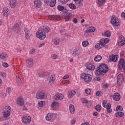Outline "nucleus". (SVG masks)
<instances>
[{
    "label": "nucleus",
    "mask_w": 125,
    "mask_h": 125,
    "mask_svg": "<svg viewBox=\"0 0 125 125\" xmlns=\"http://www.w3.org/2000/svg\"><path fill=\"white\" fill-rule=\"evenodd\" d=\"M55 4H56V0H51L50 3V6H51V7H54Z\"/></svg>",
    "instance_id": "29"
},
{
    "label": "nucleus",
    "mask_w": 125,
    "mask_h": 125,
    "mask_svg": "<svg viewBox=\"0 0 125 125\" xmlns=\"http://www.w3.org/2000/svg\"><path fill=\"white\" fill-rule=\"evenodd\" d=\"M53 42H54V44L57 45L59 44V43L60 42V39H54Z\"/></svg>",
    "instance_id": "33"
},
{
    "label": "nucleus",
    "mask_w": 125,
    "mask_h": 125,
    "mask_svg": "<svg viewBox=\"0 0 125 125\" xmlns=\"http://www.w3.org/2000/svg\"><path fill=\"white\" fill-rule=\"evenodd\" d=\"M108 71H109L108 65L106 64L103 63L99 66L98 70L96 71V74L97 75H102L103 76H104Z\"/></svg>",
    "instance_id": "2"
},
{
    "label": "nucleus",
    "mask_w": 125,
    "mask_h": 125,
    "mask_svg": "<svg viewBox=\"0 0 125 125\" xmlns=\"http://www.w3.org/2000/svg\"><path fill=\"white\" fill-rule=\"evenodd\" d=\"M2 12L4 16H5L6 17H7V16H8L10 13L8 8L6 7L3 8Z\"/></svg>",
    "instance_id": "11"
},
{
    "label": "nucleus",
    "mask_w": 125,
    "mask_h": 125,
    "mask_svg": "<svg viewBox=\"0 0 125 125\" xmlns=\"http://www.w3.org/2000/svg\"><path fill=\"white\" fill-rule=\"evenodd\" d=\"M3 112H6V113H11V107L10 106L7 105L5 106L3 110H2Z\"/></svg>",
    "instance_id": "16"
},
{
    "label": "nucleus",
    "mask_w": 125,
    "mask_h": 125,
    "mask_svg": "<svg viewBox=\"0 0 125 125\" xmlns=\"http://www.w3.org/2000/svg\"><path fill=\"white\" fill-rule=\"evenodd\" d=\"M110 23L115 27V28H120V21H119V19L116 17H112L111 19Z\"/></svg>",
    "instance_id": "3"
},
{
    "label": "nucleus",
    "mask_w": 125,
    "mask_h": 125,
    "mask_svg": "<svg viewBox=\"0 0 125 125\" xmlns=\"http://www.w3.org/2000/svg\"><path fill=\"white\" fill-rule=\"evenodd\" d=\"M69 0H59V2L61 3H64L65 2H68V1H69Z\"/></svg>",
    "instance_id": "51"
},
{
    "label": "nucleus",
    "mask_w": 125,
    "mask_h": 125,
    "mask_svg": "<svg viewBox=\"0 0 125 125\" xmlns=\"http://www.w3.org/2000/svg\"><path fill=\"white\" fill-rule=\"evenodd\" d=\"M54 81H55V76L52 75L49 81L50 85H52L54 83Z\"/></svg>",
    "instance_id": "18"
},
{
    "label": "nucleus",
    "mask_w": 125,
    "mask_h": 125,
    "mask_svg": "<svg viewBox=\"0 0 125 125\" xmlns=\"http://www.w3.org/2000/svg\"><path fill=\"white\" fill-rule=\"evenodd\" d=\"M64 6L62 5H59L58 6V10H59V11H62V10H64Z\"/></svg>",
    "instance_id": "41"
},
{
    "label": "nucleus",
    "mask_w": 125,
    "mask_h": 125,
    "mask_svg": "<svg viewBox=\"0 0 125 125\" xmlns=\"http://www.w3.org/2000/svg\"><path fill=\"white\" fill-rule=\"evenodd\" d=\"M10 5L12 8H14L16 6V0H11L10 2Z\"/></svg>",
    "instance_id": "20"
},
{
    "label": "nucleus",
    "mask_w": 125,
    "mask_h": 125,
    "mask_svg": "<svg viewBox=\"0 0 125 125\" xmlns=\"http://www.w3.org/2000/svg\"><path fill=\"white\" fill-rule=\"evenodd\" d=\"M95 110H96V111H97L98 112H100L101 111V109H102V107L101 105L100 104H97V105H96V106L95 107Z\"/></svg>",
    "instance_id": "31"
},
{
    "label": "nucleus",
    "mask_w": 125,
    "mask_h": 125,
    "mask_svg": "<svg viewBox=\"0 0 125 125\" xmlns=\"http://www.w3.org/2000/svg\"><path fill=\"white\" fill-rule=\"evenodd\" d=\"M7 56H8L7 54L4 52H2L0 54V58L2 60L5 59V58H7Z\"/></svg>",
    "instance_id": "25"
},
{
    "label": "nucleus",
    "mask_w": 125,
    "mask_h": 125,
    "mask_svg": "<svg viewBox=\"0 0 125 125\" xmlns=\"http://www.w3.org/2000/svg\"><path fill=\"white\" fill-rule=\"evenodd\" d=\"M99 43H100V45H101L102 47V46H104V45H105V43H104V42L103 41V39H101L100 42Z\"/></svg>",
    "instance_id": "46"
},
{
    "label": "nucleus",
    "mask_w": 125,
    "mask_h": 125,
    "mask_svg": "<svg viewBox=\"0 0 125 125\" xmlns=\"http://www.w3.org/2000/svg\"><path fill=\"white\" fill-rule=\"evenodd\" d=\"M89 44V43L88 41H83L82 43V45L84 47H86V46H87Z\"/></svg>",
    "instance_id": "39"
},
{
    "label": "nucleus",
    "mask_w": 125,
    "mask_h": 125,
    "mask_svg": "<svg viewBox=\"0 0 125 125\" xmlns=\"http://www.w3.org/2000/svg\"><path fill=\"white\" fill-rule=\"evenodd\" d=\"M17 83L19 86H21V85L23 84V82H22V80H21V79L20 78V77L18 76H17Z\"/></svg>",
    "instance_id": "22"
},
{
    "label": "nucleus",
    "mask_w": 125,
    "mask_h": 125,
    "mask_svg": "<svg viewBox=\"0 0 125 125\" xmlns=\"http://www.w3.org/2000/svg\"><path fill=\"white\" fill-rule=\"evenodd\" d=\"M103 42H104V43H108L110 42V39L109 38H105L103 39Z\"/></svg>",
    "instance_id": "50"
},
{
    "label": "nucleus",
    "mask_w": 125,
    "mask_h": 125,
    "mask_svg": "<svg viewBox=\"0 0 125 125\" xmlns=\"http://www.w3.org/2000/svg\"><path fill=\"white\" fill-rule=\"evenodd\" d=\"M69 7L71 9H76L77 8V6H76L75 4H74L73 3H70L69 4Z\"/></svg>",
    "instance_id": "35"
},
{
    "label": "nucleus",
    "mask_w": 125,
    "mask_h": 125,
    "mask_svg": "<svg viewBox=\"0 0 125 125\" xmlns=\"http://www.w3.org/2000/svg\"><path fill=\"white\" fill-rule=\"evenodd\" d=\"M59 106V104L57 102H54L51 104V107L53 110H56V107Z\"/></svg>",
    "instance_id": "17"
},
{
    "label": "nucleus",
    "mask_w": 125,
    "mask_h": 125,
    "mask_svg": "<svg viewBox=\"0 0 125 125\" xmlns=\"http://www.w3.org/2000/svg\"><path fill=\"white\" fill-rule=\"evenodd\" d=\"M52 117H53V115L51 113H48L47 114L46 116V120L47 121H50L51 119H52Z\"/></svg>",
    "instance_id": "27"
},
{
    "label": "nucleus",
    "mask_w": 125,
    "mask_h": 125,
    "mask_svg": "<svg viewBox=\"0 0 125 125\" xmlns=\"http://www.w3.org/2000/svg\"><path fill=\"white\" fill-rule=\"evenodd\" d=\"M24 32L25 34H29V33H30V31H29V29L28 28H25L24 29Z\"/></svg>",
    "instance_id": "62"
},
{
    "label": "nucleus",
    "mask_w": 125,
    "mask_h": 125,
    "mask_svg": "<svg viewBox=\"0 0 125 125\" xmlns=\"http://www.w3.org/2000/svg\"><path fill=\"white\" fill-rule=\"evenodd\" d=\"M112 97L115 101H120L121 99V95H120V93H115L114 94Z\"/></svg>",
    "instance_id": "7"
},
{
    "label": "nucleus",
    "mask_w": 125,
    "mask_h": 125,
    "mask_svg": "<svg viewBox=\"0 0 125 125\" xmlns=\"http://www.w3.org/2000/svg\"><path fill=\"white\" fill-rule=\"evenodd\" d=\"M17 104L19 105V106H24L25 104V102H24V99L22 98H18L17 102Z\"/></svg>",
    "instance_id": "10"
},
{
    "label": "nucleus",
    "mask_w": 125,
    "mask_h": 125,
    "mask_svg": "<svg viewBox=\"0 0 125 125\" xmlns=\"http://www.w3.org/2000/svg\"><path fill=\"white\" fill-rule=\"evenodd\" d=\"M76 118H74L71 120V123L72 124V125H75V124H76Z\"/></svg>",
    "instance_id": "56"
},
{
    "label": "nucleus",
    "mask_w": 125,
    "mask_h": 125,
    "mask_svg": "<svg viewBox=\"0 0 125 125\" xmlns=\"http://www.w3.org/2000/svg\"><path fill=\"white\" fill-rule=\"evenodd\" d=\"M107 111L108 113H111L112 112V108H111V104H109L106 107Z\"/></svg>",
    "instance_id": "36"
},
{
    "label": "nucleus",
    "mask_w": 125,
    "mask_h": 125,
    "mask_svg": "<svg viewBox=\"0 0 125 125\" xmlns=\"http://www.w3.org/2000/svg\"><path fill=\"white\" fill-rule=\"evenodd\" d=\"M102 59V57L100 55L96 56L94 58V61L96 62H99V61H101Z\"/></svg>",
    "instance_id": "26"
},
{
    "label": "nucleus",
    "mask_w": 125,
    "mask_h": 125,
    "mask_svg": "<svg viewBox=\"0 0 125 125\" xmlns=\"http://www.w3.org/2000/svg\"><path fill=\"white\" fill-rule=\"evenodd\" d=\"M73 23H74V24H77V23H78V20L77 19V18H74L73 20Z\"/></svg>",
    "instance_id": "61"
},
{
    "label": "nucleus",
    "mask_w": 125,
    "mask_h": 125,
    "mask_svg": "<svg viewBox=\"0 0 125 125\" xmlns=\"http://www.w3.org/2000/svg\"><path fill=\"white\" fill-rule=\"evenodd\" d=\"M117 80L124 81V75L120 74L117 76Z\"/></svg>",
    "instance_id": "30"
},
{
    "label": "nucleus",
    "mask_w": 125,
    "mask_h": 125,
    "mask_svg": "<svg viewBox=\"0 0 125 125\" xmlns=\"http://www.w3.org/2000/svg\"><path fill=\"white\" fill-rule=\"evenodd\" d=\"M43 77H44V76H48L49 75V73L48 72H45L42 73Z\"/></svg>",
    "instance_id": "59"
},
{
    "label": "nucleus",
    "mask_w": 125,
    "mask_h": 125,
    "mask_svg": "<svg viewBox=\"0 0 125 125\" xmlns=\"http://www.w3.org/2000/svg\"><path fill=\"white\" fill-rule=\"evenodd\" d=\"M115 116L117 118H121V117H123L124 116V112H118L116 113H115Z\"/></svg>",
    "instance_id": "28"
},
{
    "label": "nucleus",
    "mask_w": 125,
    "mask_h": 125,
    "mask_svg": "<svg viewBox=\"0 0 125 125\" xmlns=\"http://www.w3.org/2000/svg\"><path fill=\"white\" fill-rule=\"evenodd\" d=\"M109 62H117V59H118V56H117L116 55H110L109 56Z\"/></svg>",
    "instance_id": "5"
},
{
    "label": "nucleus",
    "mask_w": 125,
    "mask_h": 125,
    "mask_svg": "<svg viewBox=\"0 0 125 125\" xmlns=\"http://www.w3.org/2000/svg\"><path fill=\"white\" fill-rule=\"evenodd\" d=\"M101 47H102V46H101L100 43H97L95 46V48H96V49H100Z\"/></svg>",
    "instance_id": "44"
},
{
    "label": "nucleus",
    "mask_w": 125,
    "mask_h": 125,
    "mask_svg": "<svg viewBox=\"0 0 125 125\" xmlns=\"http://www.w3.org/2000/svg\"><path fill=\"white\" fill-rule=\"evenodd\" d=\"M51 19H53V20H60L61 17L59 15H52Z\"/></svg>",
    "instance_id": "23"
},
{
    "label": "nucleus",
    "mask_w": 125,
    "mask_h": 125,
    "mask_svg": "<svg viewBox=\"0 0 125 125\" xmlns=\"http://www.w3.org/2000/svg\"><path fill=\"white\" fill-rule=\"evenodd\" d=\"M22 121L24 124H29V123L31 122V117H30V116L23 117L22 118Z\"/></svg>",
    "instance_id": "14"
},
{
    "label": "nucleus",
    "mask_w": 125,
    "mask_h": 125,
    "mask_svg": "<svg viewBox=\"0 0 125 125\" xmlns=\"http://www.w3.org/2000/svg\"><path fill=\"white\" fill-rule=\"evenodd\" d=\"M123 83H124V81L117 80V85H118V86H122V85L123 84Z\"/></svg>",
    "instance_id": "40"
},
{
    "label": "nucleus",
    "mask_w": 125,
    "mask_h": 125,
    "mask_svg": "<svg viewBox=\"0 0 125 125\" xmlns=\"http://www.w3.org/2000/svg\"><path fill=\"white\" fill-rule=\"evenodd\" d=\"M86 75L87 74L84 73H82L81 74V79H83V80H84V79H85V77L86 76Z\"/></svg>",
    "instance_id": "47"
},
{
    "label": "nucleus",
    "mask_w": 125,
    "mask_h": 125,
    "mask_svg": "<svg viewBox=\"0 0 125 125\" xmlns=\"http://www.w3.org/2000/svg\"><path fill=\"white\" fill-rule=\"evenodd\" d=\"M49 31H50V29L49 27L46 26L44 27L42 30H39L36 33V37L40 41H43L46 38V33H49Z\"/></svg>",
    "instance_id": "1"
},
{
    "label": "nucleus",
    "mask_w": 125,
    "mask_h": 125,
    "mask_svg": "<svg viewBox=\"0 0 125 125\" xmlns=\"http://www.w3.org/2000/svg\"><path fill=\"white\" fill-rule=\"evenodd\" d=\"M76 93V92L75 90L70 91L68 92V97H69V98H72V97H73V96H74V95H75Z\"/></svg>",
    "instance_id": "19"
},
{
    "label": "nucleus",
    "mask_w": 125,
    "mask_h": 125,
    "mask_svg": "<svg viewBox=\"0 0 125 125\" xmlns=\"http://www.w3.org/2000/svg\"><path fill=\"white\" fill-rule=\"evenodd\" d=\"M13 30L16 33H18V31H20V25L18 23H15L13 26Z\"/></svg>",
    "instance_id": "9"
},
{
    "label": "nucleus",
    "mask_w": 125,
    "mask_h": 125,
    "mask_svg": "<svg viewBox=\"0 0 125 125\" xmlns=\"http://www.w3.org/2000/svg\"><path fill=\"white\" fill-rule=\"evenodd\" d=\"M26 66L28 68H31L33 65H34V63L33 62V59H29L26 60Z\"/></svg>",
    "instance_id": "8"
},
{
    "label": "nucleus",
    "mask_w": 125,
    "mask_h": 125,
    "mask_svg": "<svg viewBox=\"0 0 125 125\" xmlns=\"http://www.w3.org/2000/svg\"><path fill=\"white\" fill-rule=\"evenodd\" d=\"M104 35L106 37H107V38H110V37H111V32L107 30L104 32Z\"/></svg>",
    "instance_id": "38"
},
{
    "label": "nucleus",
    "mask_w": 125,
    "mask_h": 125,
    "mask_svg": "<svg viewBox=\"0 0 125 125\" xmlns=\"http://www.w3.org/2000/svg\"><path fill=\"white\" fill-rule=\"evenodd\" d=\"M105 0H98V5L100 7H102L103 6V3H104Z\"/></svg>",
    "instance_id": "24"
},
{
    "label": "nucleus",
    "mask_w": 125,
    "mask_h": 125,
    "mask_svg": "<svg viewBox=\"0 0 125 125\" xmlns=\"http://www.w3.org/2000/svg\"><path fill=\"white\" fill-rule=\"evenodd\" d=\"M79 54H80V51L78 50H74L72 53L73 56H79Z\"/></svg>",
    "instance_id": "32"
},
{
    "label": "nucleus",
    "mask_w": 125,
    "mask_h": 125,
    "mask_svg": "<svg viewBox=\"0 0 125 125\" xmlns=\"http://www.w3.org/2000/svg\"><path fill=\"white\" fill-rule=\"evenodd\" d=\"M3 116L4 117V118H8V117H9V116H10V113L9 112H3Z\"/></svg>",
    "instance_id": "37"
},
{
    "label": "nucleus",
    "mask_w": 125,
    "mask_h": 125,
    "mask_svg": "<svg viewBox=\"0 0 125 125\" xmlns=\"http://www.w3.org/2000/svg\"><path fill=\"white\" fill-rule=\"evenodd\" d=\"M0 76L2 77L3 78H6V74H5L4 72H0Z\"/></svg>",
    "instance_id": "49"
},
{
    "label": "nucleus",
    "mask_w": 125,
    "mask_h": 125,
    "mask_svg": "<svg viewBox=\"0 0 125 125\" xmlns=\"http://www.w3.org/2000/svg\"><path fill=\"white\" fill-rule=\"evenodd\" d=\"M82 103L87 104L88 103V101L86 99H84Z\"/></svg>",
    "instance_id": "58"
},
{
    "label": "nucleus",
    "mask_w": 125,
    "mask_h": 125,
    "mask_svg": "<svg viewBox=\"0 0 125 125\" xmlns=\"http://www.w3.org/2000/svg\"><path fill=\"white\" fill-rule=\"evenodd\" d=\"M74 1H75L76 4H81L82 1L81 0H73Z\"/></svg>",
    "instance_id": "53"
},
{
    "label": "nucleus",
    "mask_w": 125,
    "mask_h": 125,
    "mask_svg": "<svg viewBox=\"0 0 125 125\" xmlns=\"http://www.w3.org/2000/svg\"><path fill=\"white\" fill-rule=\"evenodd\" d=\"M121 16H122V18L125 19V12H123L121 14Z\"/></svg>",
    "instance_id": "63"
},
{
    "label": "nucleus",
    "mask_w": 125,
    "mask_h": 125,
    "mask_svg": "<svg viewBox=\"0 0 125 125\" xmlns=\"http://www.w3.org/2000/svg\"><path fill=\"white\" fill-rule=\"evenodd\" d=\"M38 104L40 107H43V106H44L45 104V102L44 101H41V102H40L38 103Z\"/></svg>",
    "instance_id": "42"
},
{
    "label": "nucleus",
    "mask_w": 125,
    "mask_h": 125,
    "mask_svg": "<svg viewBox=\"0 0 125 125\" xmlns=\"http://www.w3.org/2000/svg\"><path fill=\"white\" fill-rule=\"evenodd\" d=\"M108 105H110V103L107 104V101L104 100L103 102V106L104 108H106Z\"/></svg>",
    "instance_id": "34"
},
{
    "label": "nucleus",
    "mask_w": 125,
    "mask_h": 125,
    "mask_svg": "<svg viewBox=\"0 0 125 125\" xmlns=\"http://www.w3.org/2000/svg\"><path fill=\"white\" fill-rule=\"evenodd\" d=\"M120 40H121L122 41H125V37L121 35L119 37Z\"/></svg>",
    "instance_id": "60"
},
{
    "label": "nucleus",
    "mask_w": 125,
    "mask_h": 125,
    "mask_svg": "<svg viewBox=\"0 0 125 125\" xmlns=\"http://www.w3.org/2000/svg\"><path fill=\"white\" fill-rule=\"evenodd\" d=\"M69 110L71 114H75V106H74V105L72 104L69 105Z\"/></svg>",
    "instance_id": "21"
},
{
    "label": "nucleus",
    "mask_w": 125,
    "mask_h": 125,
    "mask_svg": "<svg viewBox=\"0 0 125 125\" xmlns=\"http://www.w3.org/2000/svg\"><path fill=\"white\" fill-rule=\"evenodd\" d=\"M116 111H123V106H121V105H118L117 106V107L116 108Z\"/></svg>",
    "instance_id": "45"
},
{
    "label": "nucleus",
    "mask_w": 125,
    "mask_h": 125,
    "mask_svg": "<svg viewBox=\"0 0 125 125\" xmlns=\"http://www.w3.org/2000/svg\"><path fill=\"white\" fill-rule=\"evenodd\" d=\"M84 80L86 83H89L92 80V76L90 74H87Z\"/></svg>",
    "instance_id": "15"
},
{
    "label": "nucleus",
    "mask_w": 125,
    "mask_h": 125,
    "mask_svg": "<svg viewBox=\"0 0 125 125\" xmlns=\"http://www.w3.org/2000/svg\"><path fill=\"white\" fill-rule=\"evenodd\" d=\"M85 93H86V94H90V92H91L90 89H86L85 90Z\"/></svg>",
    "instance_id": "52"
},
{
    "label": "nucleus",
    "mask_w": 125,
    "mask_h": 125,
    "mask_svg": "<svg viewBox=\"0 0 125 125\" xmlns=\"http://www.w3.org/2000/svg\"><path fill=\"white\" fill-rule=\"evenodd\" d=\"M86 67L87 69H88V70H89L91 71H92L94 70V69H95V66H94V65H92L91 63L89 62H87L86 64Z\"/></svg>",
    "instance_id": "12"
},
{
    "label": "nucleus",
    "mask_w": 125,
    "mask_h": 125,
    "mask_svg": "<svg viewBox=\"0 0 125 125\" xmlns=\"http://www.w3.org/2000/svg\"><path fill=\"white\" fill-rule=\"evenodd\" d=\"M45 97V93L44 92H38L36 94L37 99H44Z\"/></svg>",
    "instance_id": "4"
},
{
    "label": "nucleus",
    "mask_w": 125,
    "mask_h": 125,
    "mask_svg": "<svg viewBox=\"0 0 125 125\" xmlns=\"http://www.w3.org/2000/svg\"><path fill=\"white\" fill-rule=\"evenodd\" d=\"M119 46H123L124 44H125V41H120L118 43Z\"/></svg>",
    "instance_id": "43"
},
{
    "label": "nucleus",
    "mask_w": 125,
    "mask_h": 125,
    "mask_svg": "<svg viewBox=\"0 0 125 125\" xmlns=\"http://www.w3.org/2000/svg\"><path fill=\"white\" fill-rule=\"evenodd\" d=\"M96 94L97 96H101V91H98L96 93Z\"/></svg>",
    "instance_id": "57"
},
{
    "label": "nucleus",
    "mask_w": 125,
    "mask_h": 125,
    "mask_svg": "<svg viewBox=\"0 0 125 125\" xmlns=\"http://www.w3.org/2000/svg\"><path fill=\"white\" fill-rule=\"evenodd\" d=\"M63 98H64L63 95L60 94L59 93H57L54 96V99H55V100H62V99H63Z\"/></svg>",
    "instance_id": "6"
},
{
    "label": "nucleus",
    "mask_w": 125,
    "mask_h": 125,
    "mask_svg": "<svg viewBox=\"0 0 125 125\" xmlns=\"http://www.w3.org/2000/svg\"><path fill=\"white\" fill-rule=\"evenodd\" d=\"M2 66L4 67V68H7L9 65H8V63L4 62L2 63Z\"/></svg>",
    "instance_id": "48"
},
{
    "label": "nucleus",
    "mask_w": 125,
    "mask_h": 125,
    "mask_svg": "<svg viewBox=\"0 0 125 125\" xmlns=\"http://www.w3.org/2000/svg\"><path fill=\"white\" fill-rule=\"evenodd\" d=\"M34 3L35 7L37 8H40V7H41V6L42 5V1L40 0H35Z\"/></svg>",
    "instance_id": "13"
},
{
    "label": "nucleus",
    "mask_w": 125,
    "mask_h": 125,
    "mask_svg": "<svg viewBox=\"0 0 125 125\" xmlns=\"http://www.w3.org/2000/svg\"><path fill=\"white\" fill-rule=\"evenodd\" d=\"M57 55L56 54H53L51 56L52 59H57Z\"/></svg>",
    "instance_id": "54"
},
{
    "label": "nucleus",
    "mask_w": 125,
    "mask_h": 125,
    "mask_svg": "<svg viewBox=\"0 0 125 125\" xmlns=\"http://www.w3.org/2000/svg\"><path fill=\"white\" fill-rule=\"evenodd\" d=\"M81 125H90V124H89V123L88 122H85L82 124Z\"/></svg>",
    "instance_id": "64"
},
{
    "label": "nucleus",
    "mask_w": 125,
    "mask_h": 125,
    "mask_svg": "<svg viewBox=\"0 0 125 125\" xmlns=\"http://www.w3.org/2000/svg\"><path fill=\"white\" fill-rule=\"evenodd\" d=\"M34 52H36V50L35 49H32L30 51L29 53H30V54H34Z\"/></svg>",
    "instance_id": "55"
}]
</instances>
